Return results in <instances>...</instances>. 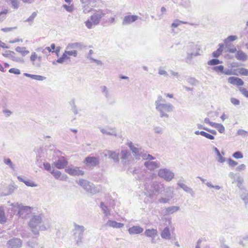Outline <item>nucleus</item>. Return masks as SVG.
I'll return each instance as SVG.
<instances>
[{
    "instance_id": "f257e3e1",
    "label": "nucleus",
    "mask_w": 248,
    "mask_h": 248,
    "mask_svg": "<svg viewBox=\"0 0 248 248\" xmlns=\"http://www.w3.org/2000/svg\"><path fill=\"white\" fill-rule=\"evenodd\" d=\"M93 14L90 17V19L87 20L85 22L86 27L88 29H92L95 26L98 25L101 21V19L105 16L110 12L108 9H98L96 10L93 8Z\"/></svg>"
},
{
    "instance_id": "f03ea898",
    "label": "nucleus",
    "mask_w": 248,
    "mask_h": 248,
    "mask_svg": "<svg viewBox=\"0 0 248 248\" xmlns=\"http://www.w3.org/2000/svg\"><path fill=\"white\" fill-rule=\"evenodd\" d=\"M29 226L34 234H38L40 231H45L46 227L43 223L42 217L41 215L33 216L29 222Z\"/></svg>"
},
{
    "instance_id": "7ed1b4c3",
    "label": "nucleus",
    "mask_w": 248,
    "mask_h": 248,
    "mask_svg": "<svg viewBox=\"0 0 248 248\" xmlns=\"http://www.w3.org/2000/svg\"><path fill=\"white\" fill-rule=\"evenodd\" d=\"M77 183L86 192L92 195L96 194L101 190L100 186H95L93 183L84 179H80Z\"/></svg>"
},
{
    "instance_id": "20e7f679",
    "label": "nucleus",
    "mask_w": 248,
    "mask_h": 248,
    "mask_svg": "<svg viewBox=\"0 0 248 248\" xmlns=\"http://www.w3.org/2000/svg\"><path fill=\"white\" fill-rule=\"evenodd\" d=\"M156 177L154 174L150 175L149 177H146L144 180V186L148 191H155L159 192L162 188L163 185L156 181H153V178Z\"/></svg>"
},
{
    "instance_id": "39448f33",
    "label": "nucleus",
    "mask_w": 248,
    "mask_h": 248,
    "mask_svg": "<svg viewBox=\"0 0 248 248\" xmlns=\"http://www.w3.org/2000/svg\"><path fill=\"white\" fill-rule=\"evenodd\" d=\"M173 108V105L170 103H164L156 106L155 109L159 113L160 117L168 118L169 117L168 113L172 111Z\"/></svg>"
},
{
    "instance_id": "423d86ee",
    "label": "nucleus",
    "mask_w": 248,
    "mask_h": 248,
    "mask_svg": "<svg viewBox=\"0 0 248 248\" xmlns=\"http://www.w3.org/2000/svg\"><path fill=\"white\" fill-rule=\"evenodd\" d=\"M73 230L74 240L77 244H79L82 241L83 233L85 229L83 226L79 225L76 223L74 224Z\"/></svg>"
},
{
    "instance_id": "0eeeda50",
    "label": "nucleus",
    "mask_w": 248,
    "mask_h": 248,
    "mask_svg": "<svg viewBox=\"0 0 248 248\" xmlns=\"http://www.w3.org/2000/svg\"><path fill=\"white\" fill-rule=\"evenodd\" d=\"M83 163L85 165L86 168L93 169L99 165L100 163L99 157L88 156L84 159Z\"/></svg>"
},
{
    "instance_id": "6e6552de",
    "label": "nucleus",
    "mask_w": 248,
    "mask_h": 248,
    "mask_svg": "<svg viewBox=\"0 0 248 248\" xmlns=\"http://www.w3.org/2000/svg\"><path fill=\"white\" fill-rule=\"evenodd\" d=\"M82 4L83 12L86 14L91 12L93 8L96 6L97 0H80Z\"/></svg>"
},
{
    "instance_id": "1a4fd4ad",
    "label": "nucleus",
    "mask_w": 248,
    "mask_h": 248,
    "mask_svg": "<svg viewBox=\"0 0 248 248\" xmlns=\"http://www.w3.org/2000/svg\"><path fill=\"white\" fill-rule=\"evenodd\" d=\"M187 58L188 59H191L193 56H197L200 55V46L192 42L189 43L187 46Z\"/></svg>"
},
{
    "instance_id": "9d476101",
    "label": "nucleus",
    "mask_w": 248,
    "mask_h": 248,
    "mask_svg": "<svg viewBox=\"0 0 248 248\" xmlns=\"http://www.w3.org/2000/svg\"><path fill=\"white\" fill-rule=\"evenodd\" d=\"M158 175L166 181L169 182L173 178L174 174L169 169H160L158 171Z\"/></svg>"
},
{
    "instance_id": "9b49d317",
    "label": "nucleus",
    "mask_w": 248,
    "mask_h": 248,
    "mask_svg": "<svg viewBox=\"0 0 248 248\" xmlns=\"http://www.w3.org/2000/svg\"><path fill=\"white\" fill-rule=\"evenodd\" d=\"M7 248H20L22 246V241L18 238H13L6 243Z\"/></svg>"
},
{
    "instance_id": "f8f14e48",
    "label": "nucleus",
    "mask_w": 248,
    "mask_h": 248,
    "mask_svg": "<svg viewBox=\"0 0 248 248\" xmlns=\"http://www.w3.org/2000/svg\"><path fill=\"white\" fill-rule=\"evenodd\" d=\"M66 172L72 176L83 175L84 171L80 170L78 167H68L65 169Z\"/></svg>"
},
{
    "instance_id": "ddd939ff",
    "label": "nucleus",
    "mask_w": 248,
    "mask_h": 248,
    "mask_svg": "<svg viewBox=\"0 0 248 248\" xmlns=\"http://www.w3.org/2000/svg\"><path fill=\"white\" fill-rule=\"evenodd\" d=\"M144 234L146 237L151 238V243H155V238L158 235V232L156 229L153 228L146 229Z\"/></svg>"
},
{
    "instance_id": "4468645a",
    "label": "nucleus",
    "mask_w": 248,
    "mask_h": 248,
    "mask_svg": "<svg viewBox=\"0 0 248 248\" xmlns=\"http://www.w3.org/2000/svg\"><path fill=\"white\" fill-rule=\"evenodd\" d=\"M139 18V17L137 15H127L124 17L122 25L124 26L130 25L137 21Z\"/></svg>"
},
{
    "instance_id": "2eb2a0df",
    "label": "nucleus",
    "mask_w": 248,
    "mask_h": 248,
    "mask_svg": "<svg viewBox=\"0 0 248 248\" xmlns=\"http://www.w3.org/2000/svg\"><path fill=\"white\" fill-rule=\"evenodd\" d=\"M31 213V208L29 206H25L22 204L21 205L19 212L17 213V216L22 218L27 217V215Z\"/></svg>"
},
{
    "instance_id": "dca6fc26",
    "label": "nucleus",
    "mask_w": 248,
    "mask_h": 248,
    "mask_svg": "<svg viewBox=\"0 0 248 248\" xmlns=\"http://www.w3.org/2000/svg\"><path fill=\"white\" fill-rule=\"evenodd\" d=\"M129 147L136 159H140L142 153V149L135 146L132 142L128 144Z\"/></svg>"
},
{
    "instance_id": "f3484780",
    "label": "nucleus",
    "mask_w": 248,
    "mask_h": 248,
    "mask_svg": "<svg viewBox=\"0 0 248 248\" xmlns=\"http://www.w3.org/2000/svg\"><path fill=\"white\" fill-rule=\"evenodd\" d=\"M101 92L105 96L107 101L109 104H112L115 102V101L112 99L110 93L107 87L105 86H102L100 87Z\"/></svg>"
},
{
    "instance_id": "a211bd4d",
    "label": "nucleus",
    "mask_w": 248,
    "mask_h": 248,
    "mask_svg": "<svg viewBox=\"0 0 248 248\" xmlns=\"http://www.w3.org/2000/svg\"><path fill=\"white\" fill-rule=\"evenodd\" d=\"M168 191H166L167 193L165 196L166 197H161L158 200V202L160 203H168L171 199L173 197V190H171V188H168Z\"/></svg>"
},
{
    "instance_id": "6ab92c4d",
    "label": "nucleus",
    "mask_w": 248,
    "mask_h": 248,
    "mask_svg": "<svg viewBox=\"0 0 248 248\" xmlns=\"http://www.w3.org/2000/svg\"><path fill=\"white\" fill-rule=\"evenodd\" d=\"M131 154L128 150H122L120 154V158L124 164H128Z\"/></svg>"
},
{
    "instance_id": "aec40b11",
    "label": "nucleus",
    "mask_w": 248,
    "mask_h": 248,
    "mask_svg": "<svg viewBox=\"0 0 248 248\" xmlns=\"http://www.w3.org/2000/svg\"><path fill=\"white\" fill-rule=\"evenodd\" d=\"M67 164V161L64 157H61L55 161L52 165H54L58 169H63Z\"/></svg>"
},
{
    "instance_id": "412c9836",
    "label": "nucleus",
    "mask_w": 248,
    "mask_h": 248,
    "mask_svg": "<svg viewBox=\"0 0 248 248\" xmlns=\"http://www.w3.org/2000/svg\"><path fill=\"white\" fill-rule=\"evenodd\" d=\"M100 131L103 134L107 135L116 136L117 133L114 128L106 127H99Z\"/></svg>"
},
{
    "instance_id": "4be33fe9",
    "label": "nucleus",
    "mask_w": 248,
    "mask_h": 248,
    "mask_svg": "<svg viewBox=\"0 0 248 248\" xmlns=\"http://www.w3.org/2000/svg\"><path fill=\"white\" fill-rule=\"evenodd\" d=\"M143 231V228L138 225L133 226L129 228L128 230V232L130 235L140 234Z\"/></svg>"
},
{
    "instance_id": "5701e85b",
    "label": "nucleus",
    "mask_w": 248,
    "mask_h": 248,
    "mask_svg": "<svg viewBox=\"0 0 248 248\" xmlns=\"http://www.w3.org/2000/svg\"><path fill=\"white\" fill-rule=\"evenodd\" d=\"M144 164L150 170H154L160 166V163L156 161H146L144 162Z\"/></svg>"
},
{
    "instance_id": "b1692460",
    "label": "nucleus",
    "mask_w": 248,
    "mask_h": 248,
    "mask_svg": "<svg viewBox=\"0 0 248 248\" xmlns=\"http://www.w3.org/2000/svg\"><path fill=\"white\" fill-rule=\"evenodd\" d=\"M228 82L230 84L237 86H242L244 81L240 78L235 77H231L228 78Z\"/></svg>"
},
{
    "instance_id": "393cba45",
    "label": "nucleus",
    "mask_w": 248,
    "mask_h": 248,
    "mask_svg": "<svg viewBox=\"0 0 248 248\" xmlns=\"http://www.w3.org/2000/svg\"><path fill=\"white\" fill-rule=\"evenodd\" d=\"M50 173L57 179H59L61 181H66L67 179V175L65 174L62 175L61 172L59 170H52L50 171Z\"/></svg>"
},
{
    "instance_id": "a878e982",
    "label": "nucleus",
    "mask_w": 248,
    "mask_h": 248,
    "mask_svg": "<svg viewBox=\"0 0 248 248\" xmlns=\"http://www.w3.org/2000/svg\"><path fill=\"white\" fill-rule=\"evenodd\" d=\"M105 226L113 228H121L124 226V224L117 222L115 221L108 220L106 223Z\"/></svg>"
},
{
    "instance_id": "bb28decb",
    "label": "nucleus",
    "mask_w": 248,
    "mask_h": 248,
    "mask_svg": "<svg viewBox=\"0 0 248 248\" xmlns=\"http://www.w3.org/2000/svg\"><path fill=\"white\" fill-rule=\"evenodd\" d=\"M177 185L182 188L185 192L189 193L192 197H194L195 195V192L193 190V189L190 187L188 186L185 184L181 183L180 182H178L177 183Z\"/></svg>"
},
{
    "instance_id": "cd10ccee",
    "label": "nucleus",
    "mask_w": 248,
    "mask_h": 248,
    "mask_svg": "<svg viewBox=\"0 0 248 248\" xmlns=\"http://www.w3.org/2000/svg\"><path fill=\"white\" fill-rule=\"evenodd\" d=\"M235 57L237 60L243 62H245L248 59L247 55L241 50H238L236 52Z\"/></svg>"
},
{
    "instance_id": "c85d7f7f",
    "label": "nucleus",
    "mask_w": 248,
    "mask_h": 248,
    "mask_svg": "<svg viewBox=\"0 0 248 248\" xmlns=\"http://www.w3.org/2000/svg\"><path fill=\"white\" fill-rule=\"evenodd\" d=\"M107 154L106 155H108L109 157L114 160L115 162L118 163L119 161V153L112 151H107Z\"/></svg>"
},
{
    "instance_id": "c756f323",
    "label": "nucleus",
    "mask_w": 248,
    "mask_h": 248,
    "mask_svg": "<svg viewBox=\"0 0 248 248\" xmlns=\"http://www.w3.org/2000/svg\"><path fill=\"white\" fill-rule=\"evenodd\" d=\"M8 203H9L10 205L11 206V209L12 210V213L14 214L16 213V214L17 215V213L18 212H19L22 203H19L18 202H15L13 203H11L10 201H8Z\"/></svg>"
},
{
    "instance_id": "7c9ffc66",
    "label": "nucleus",
    "mask_w": 248,
    "mask_h": 248,
    "mask_svg": "<svg viewBox=\"0 0 248 248\" xmlns=\"http://www.w3.org/2000/svg\"><path fill=\"white\" fill-rule=\"evenodd\" d=\"M180 207L177 206H169L165 208L164 213L165 215L172 214L179 210Z\"/></svg>"
},
{
    "instance_id": "2f4dec72",
    "label": "nucleus",
    "mask_w": 248,
    "mask_h": 248,
    "mask_svg": "<svg viewBox=\"0 0 248 248\" xmlns=\"http://www.w3.org/2000/svg\"><path fill=\"white\" fill-rule=\"evenodd\" d=\"M7 217L5 215L3 206H0V223L4 224L7 221Z\"/></svg>"
},
{
    "instance_id": "473e14b6",
    "label": "nucleus",
    "mask_w": 248,
    "mask_h": 248,
    "mask_svg": "<svg viewBox=\"0 0 248 248\" xmlns=\"http://www.w3.org/2000/svg\"><path fill=\"white\" fill-rule=\"evenodd\" d=\"M170 232L169 227H165L161 233V236L163 239L169 240L170 238Z\"/></svg>"
},
{
    "instance_id": "72a5a7b5",
    "label": "nucleus",
    "mask_w": 248,
    "mask_h": 248,
    "mask_svg": "<svg viewBox=\"0 0 248 248\" xmlns=\"http://www.w3.org/2000/svg\"><path fill=\"white\" fill-rule=\"evenodd\" d=\"M37 58L38 55L35 52H32L30 57V60L32 62V65L36 67H40L41 66V63L35 62L37 60Z\"/></svg>"
},
{
    "instance_id": "f704fd0d",
    "label": "nucleus",
    "mask_w": 248,
    "mask_h": 248,
    "mask_svg": "<svg viewBox=\"0 0 248 248\" xmlns=\"http://www.w3.org/2000/svg\"><path fill=\"white\" fill-rule=\"evenodd\" d=\"M7 3L14 9H17L19 7V0H7Z\"/></svg>"
},
{
    "instance_id": "c9c22d12",
    "label": "nucleus",
    "mask_w": 248,
    "mask_h": 248,
    "mask_svg": "<svg viewBox=\"0 0 248 248\" xmlns=\"http://www.w3.org/2000/svg\"><path fill=\"white\" fill-rule=\"evenodd\" d=\"M237 39L236 35H231L228 36L224 40V44L226 47L231 46L230 42H233Z\"/></svg>"
},
{
    "instance_id": "e433bc0d",
    "label": "nucleus",
    "mask_w": 248,
    "mask_h": 248,
    "mask_svg": "<svg viewBox=\"0 0 248 248\" xmlns=\"http://www.w3.org/2000/svg\"><path fill=\"white\" fill-rule=\"evenodd\" d=\"M28 245L31 248H44L43 245L40 244L35 241H29L28 242Z\"/></svg>"
},
{
    "instance_id": "4c0bfd02",
    "label": "nucleus",
    "mask_w": 248,
    "mask_h": 248,
    "mask_svg": "<svg viewBox=\"0 0 248 248\" xmlns=\"http://www.w3.org/2000/svg\"><path fill=\"white\" fill-rule=\"evenodd\" d=\"M82 46V45L80 43H70L66 47V50H70L72 49H76L78 48H80Z\"/></svg>"
},
{
    "instance_id": "58836bf2",
    "label": "nucleus",
    "mask_w": 248,
    "mask_h": 248,
    "mask_svg": "<svg viewBox=\"0 0 248 248\" xmlns=\"http://www.w3.org/2000/svg\"><path fill=\"white\" fill-rule=\"evenodd\" d=\"M3 162L6 165H8L11 169L13 170H15V165L13 163L12 161L10 158L6 157L4 158Z\"/></svg>"
},
{
    "instance_id": "ea45409f",
    "label": "nucleus",
    "mask_w": 248,
    "mask_h": 248,
    "mask_svg": "<svg viewBox=\"0 0 248 248\" xmlns=\"http://www.w3.org/2000/svg\"><path fill=\"white\" fill-rule=\"evenodd\" d=\"M100 207L101 208L102 211H103L105 216L108 217L110 215V212L108 207L103 202H101L100 203Z\"/></svg>"
},
{
    "instance_id": "a19ab883",
    "label": "nucleus",
    "mask_w": 248,
    "mask_h": 248,
    "mask_svg": "<svg viewBox=\"0 0 248 248\" xmlns=\"http://www.w3.org/2000/svg\"><path fill=\"white\" fill-rule=\"evenodd\" d=\"M140 170L139 169H135L132 171L130 172L132 173L133 174H138L137 176H135L137 179L139 180H142L143 179L144 176V174L142 173V174H139Z\"/></svg>"
},
{
    "instance_id": "79ce46f5",
    "label": "nucleus",
    "mask_w": 248,
    "mask_h": 248,
    "mask_svg": "<svg viewBox=\"0 0 248 248\" xmlns=\"http://www.w3.org/2000/svg\"><path fill=\"white\" fill-rule=\"evenodd\" d=\"M69 59V56H68V54H66V52L64 51V52L62 55V57L57 59L56 62L59 63H63L65 61Z\"/></svg>"
},
{
    "instance_id": "37998d69",
    "label": "nucleus",
    "mask_w": 248,
    "mask_h": 248,
    "mask_svg": "<svg viewBox=\"0 0 248 248\" xmlns=\"http://www.w3.org/2000/svg\"><path fill=\"white\" fill-rule=\"evenodd\" d=\"M26 49L25 47L17 46L16 48V50L18 52L21 53L23 56H25L29 53V51L27 50Z\"/></svg>"
},
{
    "instance_id": "c03bdc74",
    "label": "nucleus",
    "mask_w": 248,
    "mask_h": 248,
    "mask_svg": "<svg viewBox=\"0 0 248 248\" xmlns=\"http://www.w3.org/2000/svg\"><path fill=\"white\" fill-rule=\"evenodd\" d=\"M241 190H242V193L241 194V198L245 202V203H247L248 202V191L243 188Z\"/></svg>"
},
{
    "instance_id": "a18cd8bd",
    "label": "nucleus",
    "mask_w": 248,
    "mask_h": 248,
    "mask_svg": "<svg viewBox=\"0 0 248 248\" xmlns=\"http://www.w3.org/2000/svg\"><path fill=\"white\" fill-rule=\"evenodd\" d=\"M213 124V127L217 128L219 133H223L225 132V127L222 124L216 123Z\"/></svg>"
},
{
    "instance_id": "49530a36",
    "label": "nucleus",
    "mask_w": 248,
    "mask_h": 248,
    "mask_svg": "<svg viewBox=\"0 0 248 248\" xmlns=\"http://www.w3.org/2000/svg\"><path fill=\"white\" fill-rule=\"evenodd\" d=\"M117 16L116 15H114L108 18L105 22L106 23H108L109 25L115 24L116 23V19Z\"/></svg>"
},
{
    "instance_id": "de8ad7c7",
    "label": "nucleus",
    "mask_w": 248,
    "mask_h": 248,
    "mask_svg": "<svg viewBox=\"0 0 248 248\" xmlns=\"http://www.w3.org/2000/svg\"><path fill=\"white\" fill-rule=\"evenodd\" d=\"M222 62L217 59H213L211 60H210L208 62L207 64L209 65H216L217 64L222 63Z\"/></svg>"
},
{
    "instance_id": "09e8293b",
    "label": "nucleus",
    "mask_w": 248,
    "mask_h": 248,
    "mask_svg": "<svg viewBox=\"0 0 248 248\" xmlns=\"http://www.w3.org/2000/svg\"><path fill=\"white\" fill-rule=\"evenodd\" d=\"M212 70L217 73H223L224 67L223 65L215 66L212 68Z\"/></svg>"
},
{
    "instance_id": "8fccbe9b",
    "label": "nucleus",
    "mask_w": 248,
    "mask_h": 248,
    "mask_svg": "<svg viewBox=\"0 0 248 248\" xmlns=\"http://www.w3.org/2000/svg\"><path fill=\"white\" fill-rule=\"evenodd\" d=\"M235 182H237V186L240 189H243V187L242 186V185L244 182V180L243 179V178H242L241 176H237V178L236 179V181Z\"/></svg>"
},
{
    "instance_id": "3c124183",
    "label": "nucleus",
    "mask_w": 248,
    "mask_h": 248,
    "mask_svg": "<svg viewBox=\"0 0 248 248\" xmlns=\"http://www.w3.org/2000/svg\"><path fill=\"white\" fill-rule=\"evenodd\" d=\"M164 101L165 100L163 99L161 95H158L157 99L155 101V107L157 106V105L164 104L162 102H164Z\"/></svg>"
},
{
    "instance_id": "603ef678",
    "label": "nucleus",
    "mask_w": 248,
    "mask_h": 248,
    "mask_svg": "<svg viewBox=\"0 0 248 248\" xmlns=\"http://www.w3.org/2000/svg\"><path fill=\"white\" fill-rule=\"evenodd\" d=\"M147 196L150 198V200H148V202H153L156 200V197L155 196V194L153 192H149L146 194Z\"/></svg>"
},
{
    "instance_id": "864d4df0",
    "label": "nucleus",
    "mask_w": 248,
    "mask_h": 248,
    "mask_svg": "<svg viewBox=\"0 0 248 248\" xmlns=\"http://www.w3.org/2000/svg\"><path fill=\"white\" fill-rule=\"evenodd\" d=\"M237 135L241 136L243 137H246L248 136V131L240 129L237 131Z\"/></svg>"
},
{
    "instance_id": "5fc2aeb1",
    "label": "nucleus",
    "mask_w": 248,
    "mask_h": 248,
    "mask_svg": "<svg viewBox=\"0 0 248 248\" xmlns=\"http://www.w3.org/2000/svg\"><path fill=\"white\" fill-rule=\"evenodd\" d=\"M65 51L66 52V54H68V56H73L74 57H76L78 56V52L76 50H66Z\"/></svg>"
},
{
    "instance_id": "6e6d98bb",
    "label": "nucleus",
    "mask_w": 248,
    "mask_h": 248,
    "mask_svg": "<svg viewBox=\"0 0 248 248\" xmlns=\"http://www.w3.org/2000/svg\"><path fill=\"white\" fill-rule=\"evenodd\" d=\"M8 12V10H5L0 13V22H2L6 18Z\"/></svg>"
},
{
    "instance_id": "4d7b16f0",
    "label": "nucleus",
    "mask_w": 248,
    "mask_h": 248,
    "mask_svg": "<svg viewBox=\"0 0 248 248\" xmlns=\"http://www.w3.org/2000/svg\"><path fill=\"white\" fill-rule=\"evenodd\" d=\"M46 79V78L45 77L40 76V75H33V79L38 80V81H43Z\"/></svg>"
},
{
    "instance_id": "13d9d810",
    "label": "nucleus",
    "mask_w": 248,
    "mask_h": 248,
    "mask_svg": "<svg viewBox=\"0 0 248 248\" xmlns=\"http://www.w3.org/2000/svg\"><path fill=\"white\" fill-rule=\"evenodd\" d=\"M24 184L28 186L36 187L37 185L33 181L31 180H26Z\"/></svg>"
},
{
    "instance_id": "bf43d9fd",
    "label": "nucleus",
    "mask_w": 248,
    "mask_h": 248,
    "mask_svg": "<svg viewBox=\"0 0 248 248\" xmlns=\"http://www.w3.org/2000/svg\"><path fill=\"white\" fill-rule=\"evenodd\" d=\"M232 156L236 159H240L243 158V155L241 152L237 151L233 154Z\"/></svg>"
},
{
    "instance_id": "052dcab7",
    "label": "nucleus",
    "mask_w": 248,
    "mask_h": 248,
    "mask_svg": "<svg viewBox=\"0 0 248 248\" xmlns=\"http://www.w3.org/2000/svg\"><path fill=\"white\" fill-rule=\"evenodd\" d=\"M227 162H228V165L230 167H235V166H236L238 164L237 162L235 161L234 160H232L231 158H229L227 160Z\"/></svg>"
},
{
    "instance_id": "680f3d73",
    "label": "nucleus",
    "mask_w": 248,
    "mask_h": 248,
    "mask_svg": "<svg viewBox=\"0 0 248 248\" xmlns=\"http://www.w3.org/2000/svg\"><path fill=\"white\" fill-rule=\"evenodd\" d=\"M37 16V13L34 12H33L31 15L28 18H27L25 21L26 22H32L33 20H34V18L36 16Z\"/></svg>"
},
{
    "instance_id": "e2e57ef3",
    "label": "nucleus",
    "mask_w": 248,
    "mask_h": 248,
    "mask_svg": "<svg viewBox=\"0 0 248 248\" xmlns=\"http://www.w3.org/2000/svg\"><path fill=\"white\" fill-rule=\"evenodd\" d=\"M239 90L244 96L248 98V91L246 88L240 87Z\"/></svg>"
},
{
    "instance_id": "0e129e2a",
    "label": "nucleus",
    "mask_w": 248,
    "mask_h": 248,
    "mask_svg": "<svg viewBox=\"0 0 248 248\" xmlns=\"http://www.w3.org/2000/svg\"><path fill=\"white\" fill-rule=\"evenodd\" d=\"M187 81L190 84L192 85H196L198 83V80H197L195 78H190L187 79Z\"/></svg>"
},
{
    "instance_id": "69168bd1",
    "label": "nucleus",
    "mask_w": 248,
    "mask_h": 248,
    "mask_svg": "<svg viewBox=\"0 0 248 248\" xmlns=\"http://www.w3.org/2000/svg\"><path fill=\"white\" fill-rule=\"evenodd\" d=\"M9 72L10 73H13L16 75H19L20 74V70L15 68L10 69Z\"/></svg>"
},
{
    "instance_id": "338daca9",
    "label": "nucleus",
    "mask_w": 248,
    "mask_h": 248,
    "mask_svg": "<svg viewBox=\"0 0 248 248\" xmlns=\"http://www.w3.org/2000/svg\"><path fill=\"white\" fill-rule=\"evenodd\" d=\"M181 24L180 20L178 19H175L174 20L173 23L171 24L172 28H176Z\"/></svg>"
},
{
    "instance_id": "774afa93",
    "label": "nucleus",
    "mask_w": 248,
    "mask_h": 248,
    "mask_svg": "<svg viewBox=\"0 0 248 248\" xmlns=\"http://www.w3.org/2000/svg\"><path fill=\"white\" fill-rule=\"evenodd\" d=\"M240 73L244 76H248V69L242 68L240 69Z\"/></svg>"
}]
</instances>
